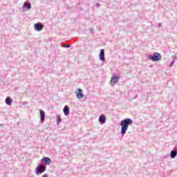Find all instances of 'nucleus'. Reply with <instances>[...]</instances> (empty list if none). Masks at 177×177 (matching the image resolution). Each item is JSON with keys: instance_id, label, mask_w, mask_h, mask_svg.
<instances>
[{"instance_id": "nucleus-1", "label": "nucleus", "mask_w": 177, "mask_h": 177, "mask_svg": "<svg viewBox=\"0 0 177 177\" xmlns=\"http://www.w3.org/2000/svg\"><path fill=\"white\" fill-rule=\"evenodd\" d=\"M132 120L130 118H126L121 121L120 126L122 127L121 129V133L122 135H124L127 133V131H128V127L129 125H132Z\"/></svg>"}, {"instance_id": "nucleus-2", "label": "nucleus", "mask_w": 177, "mask_h": 177, "mask_svg": "<svg viewBox=\"0 0 177 177\" xmlns=\"http://www.w3.org/2000/svg\"><path fill=\"white\" fill-rule=\"evenodd\" d=\"M148 59L149 60H152V62H158L159 60H161V54L158 53H154L153 55H148Z\"/></svg>"}, {"instance_id": "nucleus-3", "label": "nucleus", "mask_w": 177, "mask_h": 177, "mask_svg": "<svg viewBox=\"0 0 177 177\" xmlns=\"http://www.w3.org/2000/svg\"><path fill=\"white\" fill-rule=\"evenodd\" d=\"M118 80H120V77L118 76L113 75L111 79L110 85H111V86H114V85L117 84Z\"/></svg>"}, {"instance_id": "nucleus-4", "label": "nucleus", "mask_w": 177, "mask_h": 177, "mask_svg": "<svg viewBox=\"0 0 177 177\" xmlns=\"http://www.w3.org/2000/svg\"><path fill=\"white\" fill-rule=\"evenodd\" d=\"M46 170V167L44 165H41L37 167L38 174H42L45 172Z\"/></svg>"}, {"instance_id": "nucleus-5", "label": "nucleus", "mask_w": 177, "mask_h": 177, "mask_svg": "<svg viewBox=\"0 0 177 177\" xmlns=\"http://www.w3.org/2000/svg\"><path fill=\"white\" fill-rule=\"evenodd\" d=\"M34 28L35 30H36L37 31H42L44 26L42 25V24H35Z\"/></svg>"}, {"instance_id": "nucleus-6", "label": "nucleus", "mask_w": 177, "mask_h": 177, "mask_svg": "<svg viewBox=\"0 0 177 177\" xmlns=\"http://www.w3.org/2000/svg\"><path fill=\"white\" fill-rule=\"evenodd\" d=\"M76 96L77 99H82L84 97V94H82V90L81 88L77 90Z\"/></svg>"}, {"instance_id": "nucleus-7", "label": "nucleus", "mask_w": 177, "mask_h": 177, "mask_svg": "<svg viewBox=\"0 0 177 177\" xmlns=\"http://www.w3.org/2000/svg\"><path fill=\"white\" fill-rule=\"evenodd\" d=\"M100 59L102 60V62H104V60H106V59L104 58V49L100 50Z\"/></svg>"}, {"instance_id": "nucleus-8", "label": "nucleus", "mask_w": 177, "mask_h": 177, "mask_svg": "<svg viewBox=\"0 0 177 177\" xmlns=\"http://www.w3.org/2000/svg\"><path fill=\"white\" fill-rule=\"evenodd\" d=\"M42 160L44 162L46 165H49L52 162V160H50V158L48 157L44 158Z\"/></svg>"}, {"instance_id": "nucleus-9", "label": "nucleus", "mask_w": 177, "mask_h": 177, "mask_svg": "<svg viewBox=\"0 0 177 177\" xmlns=\"http://www.w3.org/2000/svg\"><path fill=\"white\" fill-rule=\"evenodd\" d=\"M64 113L65 115H68L70 114V108L68 106H65L64 108Z\"/></svg>"}, {"instance_id": "nucleus-10", "label": "nucleus", "mask_w": 177, "mask_h": 177, "mask_svg": "<svg viewBox=\"0 0 177 177\" xmlns=\"http://www.w3.org/2000/svg\"><path fill=\"white\" fill-rule=\"evenodd\" d=\"M99 122H101L102 124H105L106 123V117L104 115H100L99 118Z\"/></svg>"}, {"instance_id": "nucleus-11", "label": "nucleus", "mask_w": 177, "mask_h": 177, "mask_svg": "<svg viewBox=\"0 0 177 177\" xmlns=\"http://www.w3.org/2000/svg\"><path fill=\"white\" fill-rule=\"evenodd\" d=\"M40 118L41 121H45V112L43 110H40Z\"/></svg>"}, {"instance_id": "nucleus-12", "label": "nucleus", "mask_w": 177, "mask_h": 177, "mask_svg": "<svg viewBox=\"0 0 177 177\" xmlns=\"http://www.w3.org/2000/svg\"><path fill=\"white\" fill-rule=\"evenodd\" d=\"M12 102H13V100H12V99H10V97H7L6 99V104H8V106H12Z\"/></svg>"}, {"instance_id": "nucleus-13", "label": "nucleus", "mask_w": 177, "mask_h": 177, "mask_svg": "<svg viewBox=\"0 0 177 177\" xmlns=\"http://www.w3.org/2000/svg\"><path fill=\"white\" fill-rule=\"evenodd\" d=\"M177 151H171V158H175L176 157Z\"/></svg>"}, {"instance_id": "nucleus-14", "label": "nucleus", "mask_w": 177, "mask_h": 177, "mask_svg": "<svg viewBox=\"0 0 177 177\" xmlns=\"http://www.w3.org/2000/svg\"><path fill=\"white\" fill-rule=\"evenodd\" d=\"M27 9H31V4H25Z\"/></svg>"}, {"instance_id": "nucleus-15", "label": "nucleus", "mask_w": 177, "mask_h": 177, "mask_svg": "<svg viewBox=\"0 0 177 177\" xmlns=\"http://www.w3.org/2000/svg\"><path fill=\"white\" fill-rule=\"evenodd\" d=\"M42 177H48V174H44V175H43Z\"/></svg>"}, {"instance_id": "nucleus-16", "label": "nucleus", "mask_w": 177, "mask_h": 177, "mask_svg": "<svg viewBox=\"0 0 177 177\" xmlns=\"http://www.w3.org/2000/svg\"><path fill=\"white\" fill-rule=\"evenodd\" d=\"M90 31L92 32L93 31V29H90Z\"/></svg>"}, {"instance_id": "nucleus-17", "label": "nucleus", "mask_w": 177, "mask_h": 177, "mask_svg": "<svg viewBox=\"0 0 177 177\" xmlns=\"http://www.w3.org/2000/svg\"><path fill=\"white\" fill-rule=\"evenodd\" d=\"M66 48H70V45L66 46Z\"/></svg>"}]
</instances>
